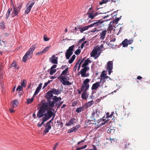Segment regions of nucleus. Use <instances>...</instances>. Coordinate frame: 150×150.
I'll use <instances>...</instances> for the list:
<instances>
[{
  "label": "nucleus",
  "mask_w": 150,
  "mask_h": 150,
  "mask_svg": "<svg viewBox=\"0 0 150 150\" xmlns=\"http://www.w3.org/2000/svg\"><path fill=\"white\" fill-rule=\"evenodd\" d=\"M54 98L52 100L50 101L49 102H45L42 104L41 108L40 109V112H44L48 109H52L55 106L57 107V109L59 108L60 105L63 103V101L60 102L58 103V102H60L62 98L60 97H57V96L54 97Z\"/></svg>",
  "instance_id": "f257e3e1"
},
{
  "label": "nucleus",
  "mask_w": 150,
  "mask_h": 150,
  "mask_svg": "<svg viewBox=\"0 0 150 150\" xmlns=\"http://www.w3.org/2000/svg\"><path fill=\"white\" fill-rule=\"evenodd\" d=\"M45 102H47L44 100H43L41 102L40 104L41 106L40 107L38 112L37 116L39 118H40L43 116L44 115H46L49 119H50L54 115V112H53L52 111V110H50L51 109L48 108L44 112H40L41 109H40L41 108L42 106V104L43 103H45Z\"/></svg>",
  "instance_id": "f03ea898"
},
{
  "label": "nucleus",
  "mask_w": 150,
  "mask_h": 150,
  "mask_svg": "<svg viewBox=\"0 0 150 150\" xmlns=\"http://www.w3.org/2000/svg\"><path fill=\"white\" fill-rule=\"evenodd\" d=\"M61 90L59 89H56L54 88H52L47 93L46 96V98L47 102V103H48L50 101L52 100L54 98V97L55 96H54L53 94L55 95H58L60 94Z\"/></svg>",
  "instance_id": "7ed1b4c3"
},
{
  "label": "nucleus",
  "mask_w": 150,
  "mask_h": 150,
  "mask_svg": "<svg viewBox=\"0 0 150 150\" xmlns=\"http://www.w3.org/2000/svg\"><path fill=\"white\" fill-rule=\"evenodd\" d=\"M104 48L103 45L102 44L99 46L97 45L94 47L91 53V57H94L95 59H96L99 56Z\"/></svg>",
  "instance_id": "20e7f679"
},
{
  "label": "nucleus",
  "mask_w": 150,
  "mask_h": 150,
  "mask_svg": "<svg viewBox=\"0 0 150 150\" xmlns=\"http://www.w3.org/2000/svg\"><path fill=\"white\" fill-rule=\"evenodd\" d=\"M109 20H109H107L105 21L102 20H99L96 22H93L92 24L88 26L79 27L78 28L79 29V30L80 31L81 33H83L84 31L88 30L89 28L92 27L93 26L95 27L99 25L101 23H103L104 21H106Z\"/></svg>",
  "instance_id": "39448f33"
},
{
  "label": "nucleus",
  "mask_w": 150,
  "mask_h": 150,
  "mask_svg": "<svg viewBox=\"0 0 150 150\" xmlns=\"http://www.w3.org/2000/svg\"><path fill=\"white\" fill-rule=\"evenodd\" d=\"M35 48V45H33L27 51L23 57V61L24 62H25L26 61L27 58L30 59L31 57Z\"/></svg>",
  "instance_id": "423d86ee"
},
{
  "label": "nucleus",
  "mask_w": 150,
  "mask_h": 150,
  "mask_svg": "<svg viewBox=\"0 0 150 150\" xmlns=\"http://www.w3.org/2000/svg\"><path fill=\"white\" fill-rule=\"evenodd\" d=\"M60 81L64 85H70L71 84V83L68 81H65V80H68L70 79L69 77L66 75H61L58 77Z\"/></svg>",
  "instance_id": "0eeeda50"
},
{
  "label": "nucleus",
  "mask_w": 150,
  "mask_h": 150,
  "mask_svg": "<svg viewBox=\"0 0 150 150\" xmlns=\"http://www.w3.org/2000/svg\"><path fill=\"white\" fill-rule=\"evenodd\" d=\"M109 115V113L107 112L106 114L102 119H100L97 121V123L99 124V126L105 125L108 121V120L107 119L105 120V119H104L105 117L107 118L112 117V115Z\"/></svg>",
  "instance_id": "6e6552de"
},
{
  "label": "nucleus",
  "mask_w": 150,
  "mask_h": 150,
  "mask_svg": "<svg viewBox=\"0 0 150 150\" xmlns=\"http://www.w3.org/2000/svg\"><path fill=\"white\" fill-rule=\"evenodd\" d=\"M106 13H98V12H95L92 10V8L91 7L89 9L88 12L87 13V14L88 15L89 18L93 19L99 14Z\"/></svg>",
  "instance_id": "1a4fd4ad"
},
{
  "label": "nucleus",
  "mask_w": 150,
  "mask_h": 150,
  "mask_svg": "<svg viewBox=\"0 0 150 150\" xmlns=\"http://www.w3.org/2000/svg\"><path fill=\"white\" fill-rule=\"evenodd\" d=\"M81 70L78 73V74H81L82 77H88L89 76V73H86V72L89 70V67H83Z\"/></svg>",
  "instance_id": "9d476101"
},
{
  "label": "nucleus",
  "mask_w": 150,
  "mask_h": 150,
  "mask_svg": "<svg viewBox=\"0 0 150 150\" xmlns=\"http://www.w3.org/2000/svg\"><path fill=\"white\" fill-rule=\"evenodd\" d=\"M100 113V110L98 109H96L95 110L93 111L91 118L93 120H95V118L98 117Z\"/></svg>",
  "instance_id": "9b49d317"
},
{
  "label": "nucleus",
  "mask_w": 150,
  "mask_h": 150,
  "mask_svg": "<svg viewBox=\"0 0 150 150\" xmlns=\"http://www.w3.org/2000/svg\"><path fill=\"white\" fill-rule=\"evenodd\" d=\"M113 64L112 61H109L107 63V70L108 71L109 75L112 72Z\"/></svg>",
  "instance_id": "f8f14e48"
},
{
  "label": "nucleus",
  "mask_w": 150,
  "mask_h": 150,
  "mask_svg": "<svg viewBox=\"0 0 150 150\" xmlns=\"http://www.w3.org/2000/svg\"><path fill=\"white\" fill-rule=\"evenodd\" d=\"M58 57H56L54 55H53L52 57L50 58V62L54 64H57L58 63Z\"/></svg>",
  "instance_id": "ddd939ff"
},
{
  "label": "nucleus",
  "mask_w": 150,
  "mask_h": 150,
  "mask_svg": "<svg viewBox=\"0 0 150 150\" xmlns=\"http://www.w3.org/2000/svg\"><path fill=\"white\" fill-rule=\"evenodd\" d=\"M81 127V125H77L76 126L71 128L68 131V133H69L74 132H75L78 129Z\"/></svg>",
  "instance_id": "4468645a"
},
{
  "label": "nucleus",
  "mask_w": 150,
  "mask_h": 150,
  "mask_svg": "<svg viewBox=\"0 0 150 150\" xmlns=\"http://www.w3.org/2000/svg\"><path fill=\"white\" fill-rule=\"evenodd\" d=\"M13 11L12 12L11 15L12 17H14L18 15L20 11L15 8V7L14 6H13Z\"/></svg>",
  "instance_id": "2eb2a0df"
},
{
  "label": "nucleus",
  "mask_w": 150,
  "mask_h": 150,
  "mask_svg": "<svg viewBox=\"0 0 150 150\" xmlns=\"http://www.w3.org/2000/svg\"><path fill=\"white\" fill-rule=\"evenodd\" d=\"M107 31L106 30H104L100 33V38L101 40H103L105 38Z\"/></svg>",
  "instance_id": "dca6fc26"
},
{
  "label": "nucleus",
  "mask_w": 150,
  "mask_h": 150,
  "mask_svg": "<svg viewBox=\"0 0 150 150\" xmlns=\"http://www.w3.org/2000/svg\"><path fill=\"white\" fill-rule=\"evenodd\" d=\"M76 119L74 118H71L68 123L65 124V125L67 126H69L71 125H73L74 123H76Z\"/></svg>",
  "instance_id": "f3484780"
},
{
  "label": "nucleus",
  "mask_w": 150,
  "mask_h": 150,
  "mask_svg": "<svg viewBox=\"0 0 150 150\" xmlns=\"http://www.w3.org/2000/svg\"><path fill=\"white\" fill-rule=\"evenodd\" d=\"M91 62V61L89 58H88L84 61L83 64L82 65V67H89L87 66V65L89 63H90Z\"/></svg>",
  "instance_id": "a211bd4d"
},
{
  "label": "nucleus",
  "mask_w": 150,
  "mask_h": 150,
  "mask_svg": "<svg viewBox=\"0 0 150 150\" xmlns=\"http://www.w3.org/2000/svg\"><path fill=\"white\" fill-rule=\"evenodd\" d=\"M100 86V83L99 82H96L93 84L91 89L93 90H96Z\"/></svg>",
  "instance_id": "6ab92c4d"
},
{
  "label": "nucleus",
  "mask_w": 150,
  "mask_h": 150,
  "mask_svg": "<svg viewBox=\"0 0 150 150\" xmlns=\"http://www.w3.org/2000/svg\"><path fill=\"white\" fill-rule=\"evenodd\" d=\"M88 96V94L86 91H83L81 94V98L84 100H86Z\"/></svg>",
  "instance_id": "aec40b11"
},
{
  "label": "nucleus",
  "mask_w": 150,
  "mask_h": 150,
  "mask_svg": "<svg viewBox=\"0 0 150 150\" xmlns=\"http://www.w3.org/2000/svg\"><path fill=\"white\" fill-rule=\"evenodd\" d=\"M85 107V105H83L82 107L77 108L76 109V111L78 113L81 112L82 111L86 109Z\"/></svg>",
  "instance_id": "412c9836"
},
{
  "label": "nucleus",
  "mask_w": 150,
  "mask_h": 150,
  "mask_svg": "<svg viewBox=\"0 0 150 150\" xmlns=\"http://www.w3.org/2000/svg\"><path fill=\"white\" fill-rule=\"evenodd\" d=\"M18 103V100H13V102L11 103V105L12 107L13 108H16L17 106Z\"/></svg>",
  "instance_id": "4be33fe9"
},
{
  "label": "nucleus",
  "mask_w": 150,
  "mask_h": 150,
  "mask_svg": "<svg viewBox=\"0 0 150 150\" xmlns=\"http://www.w3.org/2000/svg\"><path fill=\"white\" fill-rule=\"evenodd\" d=\"M73 53V52H70L69 51L67 50L65 53V56L66 59H69L70 56L72 55Z\"/></svg>",
  "instance_id": "5701e85b"
},
{
  "label": "nucleus",
  "mask_w": 150,
  "mask_h": 150,
  "mask_svg": "<svg viewBox=\"0 0 150 150\" xmlns=\"http://www.w3.org/2000/svg\"><path fill=\"white\" fill-rule=\"evenodd\" d=\"M89 81L90 80L88 79H86L84 81H83V84L81 86L82 89H84V87L83 86H86L88 85V83H89Z\"/></svg>",
  "instance_id": "b1692460"
},
{
  "label": "nucleus",
  "mask_w": 150,
  "mask_h": 150,
  "mask_svg": "<svg viewBox=\"0 0 150 150\" xmlns=\"http://www.w3.org/2000/svg\"><path fill=\"white\" fill-rule=\"evenodd\" d=\"M12 11V8H9L8 9L6 16V19H7L9 17Z\"/></svg>",
  "instance_id": "393cba45"
},
{
  "label": "nucleus",
  "mask_w": 150,
  "mask_h": 150,
  "mask_svg": "<svg viewBox=\"0 0 150 150\" xmlns=\"http://www.w3.org/2000/svg\"><path fill=\"white\" fill-rule=\"evenodd\" d=\"M69 72V68L68 67L66 68L65 70H63L62 73L61 75H66L67 73Z\"/></svg>",
  "instance_id": "a878e982"
},
{
  "label": "nucleus",
  "mask_w": 150,
  "mask_h": 150,
  "mask_svg": "<svg viewBox=\"0 0 150 150\" xmlns=\"http://www.w3.org/2000/svg\"><path fill=\"white\" fill-rule=\"evenodd\" d=\"M93 101H91L88 102V103H86L84 105L85 106V107L86 108V109L88 107H89L91 106L93 104Z\"/></svg>",
  "instance_id": "bb28decb"
},
{
  "label": "nucleus",
  "mask_w": 150,
  "mask_h": 150,
  "mask_svg": "<svg viewBox=\"0 0 150 150\" xmlns=\"http://www.w3.org/2000/svg\"><path fill=\"white\" fill-rule=\"evenodd\" d=\"M122 44L123 47H127L128 44L127 41V39H126L124 40L122 42Z\"/></svg>",
  "instance_id": "cd10ccee"
},
{
  "label": "nucleus",
  "mask_w": 150,
  "mask_h": 150,
  "mask_svg": "<svg viewBox=\"0 0 150 150\" xmlns=\"http://www.w3.org/2000/svg\"><path fill=\"white\" fill-rule=\"evenodd\" d=\"M17 6H16L15 8L18 10L19 11H20L22 7V4L21 3H19L17 4Z\"/></svg>",
  "instance_id": "c85d7f7f"
},
{
  "label": "nucleus",
  "mask_w": 150,
  "mask_h": 150,
  "mask_svg": "<svg viewBox=\"0 0 150 150\" xmlns=\"http://www.w3.org/2000/svg\"><path fill=\"white\" fill-rule=\"evenodd\" d=\"M50 47V46L46 47L42 51H41L40 53H44L46 52V51H47L49 50Z\"/></svg>",
  "instance_id": "c756f323"
},
{
  "label": "nucleus",
  "mask_w": 150,
  "mask_h": 150,
  "mask_svg": "<svg viewBox=\"0 0 150 150\" xmlns=\"http://www.w3.org/2000/svg\"><path fill=\"white\" fill-rule=\"evenodd\" d=\"M113 27L112 26V25H110V23L108 24V27L107 28V30L108 31H110V33H111V31L113 30Z\"/></svg>",
  "instance_id": "7c9ffc66"
},
{
  "label": "nucleus",
  "mask_w": 150,
  "mask_h": 150,
  "mask_svg": "<svg viewBox=\"0 0 150 150\" xmlns=\"http://www.w3.org/2000/svg\"><path fill=\"white\" fill-rule=\"evenodd\" d=\"M10 67H14L15 69H18V68L16 66V62H13L12 64H11L10 65Z\"/></svg>",
  "instance_id": "2f4dec72"
},
{
  "label": "nucleus",
  "mask_w": 150,
  "mask_h": 150,
  "mask_svg": "<svg viewBox=\"0 0 150 150\" xmlns=\"http://www.w3.org/2000/svg\"><path fill=\"white\" fill-rule=\"evenodd\" d=\"M80 62V59H79V60L76 63V64L75 65L74 69H73V70L75 71H76L77 68V67L78 65V64H79V62Z\"/></svg>",
  "instance_id": "473e14b6"
},
{
  "label": "nucleus",
  "mask_w": 150,
  "mask_h": 150,
  "mask_svg": "<svg viewBox=\"0 0 150 150\" xmlns=\"http://www.w3.org/2000/svg\"><path fill=\"white\" fill-rule=\"evenodd\" d=\"M110 1V0H102L101 1L99 2V4L100 5H101L104 4H106Z\"/></svg>",
  "instance_id": "72a5a7b5"
},
{
  "label": "nucleus",
  "mask_w": 150,
  "mask_h": 150,
  "mask_svg": "<svg viewBox=\"0 0 150 150\" xmlns=\"http://www.w3.org/2000/svg\"><path fill=\"white\" fill-rule=\"evenodd\" d=\"M33 100V98L30 99H27V102H26L27 104H29L32 102Z\"/></svg>",
  "instance_id": "f704fd0d"
},
{
  "label": "nucleus",
  "mask_w": 150,
  "mask_h": 150,
  "mask_svg": "<svg viewBox=\"0 0 150 150\" xmlns=\"http://www.w3.org/2000/svg\"><path fill=\"white\" fill-rule=\"evenodd\" d=\"M110 25H112V26L113 27H115V26L117 24L114 21H112L110 22Z\"/></svg>",
  "instance_id": "c9c22d12"
},
{
  "label": "nucleus",
  "mask_w": 150,
  "mask_h": 150,
  "mask_svg": "<svg viewBox=\"0 0 150 150\" xmlns=\"http://www.w3.org/2000/svg\"><path fill=\"white\" fill-rule=\"evenodd\" d=\"M26 81L25 80H23L21 83V85L23 86V87H26Z\"/></svg>",
  "instance_id": "e433bc0d"
},
{
  "label": "nucleus",
  "mask_w": 150,
  "mask_h": 150,
  "mask_svg": "<svg viewBox=\"0 0 150 150\" xmlns=\"http://www.w3.org/2000/svg\"><path fill=\"white\" fill-rule=\"evenodd\" d=\"M74 47V45H73L69 47L68 49L67 50L69 51L70 52H73Z\"/></svg>",
  "instance_id": "4c0bfd02"
},
{
  "label": "nucleus",
  "mask_w": 150,
  "mask_h": 150,
  "mask_svg": "<svg viewBox=\"0 0 150 150\" xmlns=\"http://www.w3.org/2000/svg\"><path fill=\"white\" fill-rule=\"evenodd\" d=\"M105 82V79L103 76H101V79L100 81V83L103 84Z\"/></svg>",
  "instance_id": "58836bf2"
},
{
  "label": "nucleus",
  "mask_w": 150,
  "mask_h": 150,
  "mask_svg": "<svg viewBox=\"0 0 150 150\" xmlns=\"http://www.w3.org/2000/svg\"><path fill=\"white\" fill-rule=\"evenodd\" d=\"M56 71V69H50V75H52Z\"/></svg>",
  "instance_id": "ea45409f"
},
{
  "label": "nucleus",
  "mask_w": 150,
  "mask_h": 150,
  "mask_svg": "<svg viewBox=\"0 0 150 150\" xmlns=\"http://www.w3.org/2000/svg\"><path fill=\"white\" fill-rule=\"evenodd\" d=\"M44 116H45L42 119V121L45 122L49 119L46 115H44Z\"/></svg>",
  "instance_id": "a19ab883"
},
{
  "label": "nucleus",
  "mask_w": 150,
  "mask_h": 150,
  "mask_svg": "<svg viewBox=\"0 0 150 150\" xmlns=\"http://www.w3.org/2000/svg\"><path fill=\"white\" fill-rule=\"evenodd\" d=\"M86 39V37L85 36H84L83 38L79 40L78 41V44H80L81 43V42L83 41H84Z\"/></svg>",
  "instance_id": "79ce46f5"
},
{
  "label": "nucleus",
  "mask_w": 150,
  "mask_h": 150,
  "mask_svg": "<svg viewBox=\"0 0 150 150\" xmlns=\"http://www.w3.org/2000/svg\"><path fill=\"white\" fill-rule=\"evenodd\" d=\"M115 130L113 129H108L107 131V132L109 134H111L112 133H113L115 132Z\"/></svg>",
  "instance_id": "37998d69"
},
{
  "label": "nucleus",
  "mask_w": 150,
  "mask_h": 150,
  "mask_svg": "<svg viewBox=\"0 0 150 150\" xmlns=\"http://www.w3.org/2000/svg\"><path fill=\"white\" fill-rule=\"evenodd\" d=\"M81 52V50L78 49L74 53L76 55H79L80 53Z\"/></svg>",
  "instance_id": "c03bdc74"
},
{
  "label": "nucleus",
  "mask_w": 150,
  "mask_h": 150,
  "mask_svg": "<svg viewBox=\"0 0 150 150\" xmlns=\"http://www.w3.org/2000/svg\"><path fill=\"white\" fill-rule=\"evenodd\" d=\"M42 85V83H40L39 84L36 90L40 91V90L41 89Z\"/></svg>",
  "instance_id": "a18cd8bd"
},
{
  "label": "nucleus",
  "mask_w": 150,
  "mask_h": 150,
  "mask_svg": "<svg viewBox=\"0 0 150 150\" xmlns=\"http://www.w3.org/2000/svg\"><path fill=\"white\" fill-rule=\"evenodd\" d=\"M5 27L4 23V22L0 23V28H4Z\"/></svg>",
  "instance_id": "49530a36"
},
{
  "label": "nucleus",
  "mask_w": 150,
  "mask_h": 150,
  "mask_svg": "<svg viewBox=\"0 0 150 150\" xmlns=\"http://www.w3.org/2000/svg\"><path fill=\"white\" fill-rule=\"evenodd\" d=\"M31 9V8L28 7L25 11V13L26 14L28 13L30 11Z\"/></svg>",
  "instance_id": "de8ad7c7"
},
{
  "label": "nucleus",
  "mask_w": 150,
  "mask_h": 150,
  "mask_svg": "<svg viewBox=\"0 0 150 150\" xmlns=\"http://www.w3.org/2000/svg\"><path fill=\"white\" fill-rule=\"evenodd\" d=\"M91 120H87L86 121L85 124L86 125H88L91 124Z\"/></svg>",
  "instance_id": "09e8293b"
},
{
  "label": "nucleus",
  "mask_w": 150,
  "mask_h": 150,
  "mask_svg": "<svg viewBox=\"0 0 150 150\" xmlns=\"http://www.w3.org/2000/svg\"><path fill=\"white\" fill-rule=\"evenodd\" d=\"M89 84H88V85H86V86H83L84 87V91H86L87 90H88L89 88Z\"/></svg>",
  "instance_id": "8fccbe9b"
},
{
  "label": "nucleus",
  "mask_w": 150,
  "mask_h": 150,
  "mask_svg": "<svg viewBox=\"0 0 150 150\" xmlns=\"http://www.w3.org/2000/svg\"><path fill=\"white\" fill-rule=\"evenodd\" d=\"M45 128L46 129H48L50 130L51 128V126L50 125V124H47V125L45 126Z\"/></svg>",
  "instance_id": "3c124183"
},
{
  "label": "nucleus",
  "mask_w": 150,
  "mask_h": 150,
  "mask_svg": "<svg viewBox=\"0 0 150 150\" xmlns=\"http://www.w3.org/2000/svg\"><path fill=\"white\" fill-rule=\"evenodd\" d=\"M99 31L98 29H97L96 28H95L92 30H91V32L94 33L96 31Z\"/></svg>",
  "instance_id": "603ef678"
},
{
  "label": "nucleus",
  "mask_w": 150,
  "mask_h": 150,
  "mask_svg": "<svg viewBox=\"0 0 150 150\" xmlns=\"http://www.w3.org/2000/svg\"><path fill=\"white\" fill-rule=\"evenodd\" d=\"M44 40L45 41H48L49 39L47 37L46 35H45L44 36Z\"/></svg>",
  "instance_id": "864d4df0"
},
{
  "label": "nucleus",
  "mask_w": 150,
  "mask_h": 150,
  "mask_svg": "<svg viewBox=\"0 0 150 150\" xmlns=\"http://www.w3.org/2000/svg\"><path fill=\"white\" fill-rule=\"evenodd\" d=\"M23 87L22 86H19L16 89V91L19 90L20 91H21L23 89Z\"/></svg>",
  "instance_id": "5fc2aeb1"
},
{
  "label": "nucleus",
  "mask_w": 150,
  "mask_h": 150,
  "mask_svg": "<svg viewBox=\"0 0 150 150\" xmlns=\"http://www.w3.org/2000/svg\"><path fill=\"white\" fill-rule=\"evenodd\" d=\"M127 41L128 44H129V45H130V44H131L132 43L133 41V40H132V39H131V40H128L127 39Z\"/></svg>",
  "instance_id": "6e6d98bb"
},
{
  "label": "nucleus",
  "mask_w": 150,
  "mask_h": 150,
  "mask_svg": "<svg viewBox=\"0 0 150 150\" xmlns=\"http://www.w3.org/2000/svg\"><path fill=\"white\" fill-rule=\"evenodd\" d=\"M106 71L105 70L103 71L101 74V76H104L106 75Z\"/></svg>",
  "instance_id": "4d7b16f0"
},
{
  "label": "nucleus",
  "mask_w": 150,
  "mask_h": 150,
  "mask_svg": "<svg viewBox=\"0 0 150 150\" xmlns=\"http://www.w3.org/2000/svg\"><path fill=\"white\" fill-rule=\"evenodd\" d=\"M59 143L58 142H57L55 144V145H54V148H53V150H55L57 148V146L59 145Z\"/></svg>",
  "instance_id": "13d9d810"
},
{
  "label": "nucleus",
  "mask_w": 150,
  "mask_h": 150,
  "mask_svg": "<svg viewBox=\"0 0 150 150\" xmlns=\"http://www.w3.org/2000/svg\"><path fill=\"white\" fill-rule=\"evenodd\" d=\"M121 17V16L120 18H116V19L115 20H114V21H115V22L116 23H118V22L120 19Z\"/></svg>",
  "instance_id": "bf43d9fd"
},
{
  "label": "nucleus",
  "mask_w": 150,
  "mask_h": 150,
  "mask_svg": "<svg viewBox=\"0 0 150 150\" xmlns=\"http://www.w3.org/2000/svg\"><path fill=\"white\" fill-rule=\"evenodd\" d=\"M68 67L66 65H63L61 66V69H64L65 68L66 69V68Z\"/></svg>",
  "instance_id": "052dcab7"
},
{
  "label": "nucleus",
  "mask_w": 150,
  "mask_h": 150,
  "mask_svg": "<svg viewBox=\"0 0 150 150\" xmlns=\"http://www.w3.org/2000/svg\"><path fill=\"white\" fill-rule=\"evenodd\" d=\"M49 129L45 128V130H44L43 133L44 134L47 133L49 132Z\"/></svg>",
  "instance_id": "680f3d73"
},
{
  "label": "nucleus",
  "mask_w": 150,
  "mask_h": 150,
  "mask_svg": "<svg viewBox=\"0 0 150 150\" xmlns=\"http://www.w3.org/2000/svg\"><path fill=\"white\" fill-rule=\"evenodd\" d=\"M116 39L115 38H110V41L109 42H114L115 41Z\"/></svg>",
  "instance_id": "e2e57ef3"
},
{
  "label": "nucleus",
  "mask_w": 150,
  "mask_h": 150,
  "mask_svg": "<svg viewBox=\"0 0 150 150\" xmlns=\"http://www.w3.org/2000/svg\"><path fill=\"white\" fill-rule=\"evenodd\" d=\"M50 82V81H48L47 82L45 83V84L43 86V88H44Z\"/></svg>",
  "instance_id": "0e129e2a"
},
{
  "label": "nucleus",
  "mask_w": 150,
  "mask_h": 150,
  "mask_svg": "<svg viewBox=\"0 0 150 150\" xmlns=\"http://www.w3.org/2000/svg\"><path fill=\"white\" fill-rule=\"evenodd\" d=\"M56 64L53 65L51 67L50 69H54L57 67V65L55 64Z\"/></svg>",
  "instance_id": "69168bd1"
},
{
  "label": "nucleus",
  "mask_w": 150,
  "mask_h": 150,
  "mask_svg": "<svg viewBox=\"0 0 150 150\" xmlns=\"http://www.w3.org/2000/svg\"><path fill=\"white\" fill-rule=\"evenodd\" d=\"M35 3L34 2H33L32 3H31L30 5L28 6V7L30 8L31 9L32 7L33 6V5L35 4Z\"/></svg>",
  "instance_id": "338daca9"
},
{
  "label": "nucleus",
  "mask_w": 150,
  "mask_h": 150,
  "mask_svg": "<svg viewBox=\"0 0 150 150\" xmlns=\"http://www.w3.org/2000/svg\"><path fill=\"white\" fill-rule=\"evenodd\" d=\"M74 60H73L71 58L68 61V62L69 64H71L74 61Z\"/></svg>",
  "instance_id": "774afa93"
}]
</instances>
